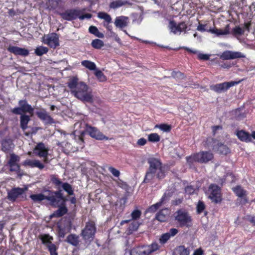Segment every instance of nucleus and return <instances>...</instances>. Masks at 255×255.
<instances>
[{
	"mask_svg": "<svg viewBox=\"0 0 255 255\" xmlns=\"http://www.w3.org/2000/svg\"><path fill=\"white\" fill-rule=\"evenodd\" d=\"M68 86L74 96L80 100L88 103L93 102L92 89L84 82L73 77L68 83Z\"/></svg>",
	"mask_w": 255,
	"mask_h": 255,
	"instance_id": "f257e3e1",
	"label": "nucleus"
},
{
	"mask_svg": "<svg viewBox=\"0 0 255 255\" xmlns=\"http://www.w3.org/2000/svg\"><path fill=\"white\" fill-rule=\"evenodd\" d=\"M30 198L34 202H39L44 200H47L50 204L55 207H59L63 205L65 199L61 193V190L52 191L49 190H44L43 193L32 194Z\"/></svg>",
	"mask_w": 255,
	"mask_h": 255,
	"instance_id": "f03ea898",
	"label": "nucleus"
},
{
	"mask_svg": "<svg viewBox=\"0 0 255 255\" xmlns=\"http://www.w3.org/2000/svg\"><path fill=\"white\" fill-rule=\"evenodd\" d=\"M82 127L85 128L86 131L94 138L97 140H108V137L104 135L97 128L89 126L85 124L84 123L78 122L74 125L75 130L73 132V134H77L79 142L83 143V139L82 136L84 133V130L79 129Z\"/></svg>",
	"mask_w": 255,
	"mask_h": 255,
	"instance_id": "7ed1b4c3",
	"label": "nucleus"
},
{
	"mask_svg": "<svg viewBox=\"0 0 255 255\" xmlns=\"http://www.w3.org/2000/svg\"><path fill=\"white\" fill-rule=\"evenodd\" d=\"M149 167L147 171L144 182L147 183L152 180L155 177L161 179L165 177V171L160 161L155 158L148 159Z\"/></svg>",
	"mask_w": 255,
	"mask_h": 255,
	"instance_id": "20e7f679",
	"label": "nucleus"
},
{
	"mask_svg": "<svg viewBox=\"0 0 255 255\" xmlns=\"http://www.w3.org/2000/svg\"><path fill=\"white\" fill-rule=\"evenodd\" d=\"M213 157L212 153L208 151H201L186 157L187 162L192 164L194 162L205 163L211 160Z\"/></svg>",
	"mask_w": 255,
	"mask_h": 255,
	"instance_id": "39448f33",
	"label": "nucleus"
},
{
	"mask_svg": "<svg viewBox=\"0 0 255 255\" xmlns=\"http://www.w3.org/2000/svg\"><path fill=\"white\" fill-rule=\"evenodd\" d=\"M158 245L153 243L150 245L137 247L130 251V255H149L159 249Z\"/></svg>",
	"mask_w": 255,
	"mask_h": 255,
	"instance_id": "423d86ee",
	"label": "nucleus"
},
{
	"mask_svg": "<svg viewBox=\"0 0 255 255\" xmlns=\"http://www.w3.org/2000/svg\"><path fill=\"white\" fill-rule=\"evenodd\" d=\"M95 232V223L93 221H90L86 223L85 227L82 231L81 235L84 240L91 242L94 238Z\"/></svg>",
	"mask_w": 255,
	"mask_h": 255,
	"instance_id": "0eeeda50",
	"label": "nucleus"
},
{
	"mask_svg": "<svg viewBox=\"0 0 255 255\" xmlns=\"http://www.w3.org/2000/svg\"><path fill=\"white\" fill-rule=\"evenodd\" d=\"M174 215L175 220L180 226H188L191 221V217L183 210H178Z\"/></svg>",
	"mask_w": 255,
	"mask_h": 255,
	"instance_id": "6e6552de",
	"label": "nucleus"
},
{
	"mask_svg": "<svg viewBox=\"0 0 255 255\" xmlns=\"http://www.w3.org/2000/svg\"><path fill=\"white\" fill-rule=\"evenodd\" d=\"M209 198L216 203H220L222 201V196L220 188L216 185L211 184L208 190Z\"/></svg>",
	"mask_w": 255,
	"mask_h": 255,
	"instance_id": "1a4fd4ad",
	"label": "nucleus"
},
{
	"mask_svg": "<svg viewBox=\"0 0 255 255\" xmlns=\"http://www.w3.org/2000/svg\"><path fill=\"white\" fill-rule=\"evenodd\" d=\"M27 188H14L8 192V199L12 202L15 201L18 198L24 199L25 198V192Z\"/></svg>",
	"mask_w": 255,
	"mask_h": 255,
	"instance_id": "9d476101",
	"label": "nucleus"
},
{
	"mask_svg": "<svg viewBox=\"0 0 255 255\" xmlns=\"http://www.w3.org/2000/svg\"><path fill=\"white\" fill-rule=\"evenodd\" d=\"M43 42L52 48L59 46V37L55 33L45 35L43 37Z\"/></svg>",
	"mask_w": 255,
	"mask_h": 255,
	"instance_id": "9b49d317",
	"label": "nucleus"
},
{
	"mask_svg": "<svg viewBox=\"0 0 255 255\" xmlns=\"http://www.w3.org/2000/svg\"><path fill=\"white\" fill-rule=\"evenodd\" d=\"M239 83V82L235 81L224 82L220 84L211 85L210 86V89L217 93H220L227 90L230 87L237 85Z\"/></svg>",
	"mask_w": 255,
	"mask_h": 255,
	"instance_id": "f8f14e48",
	"label": "nucleus"
},
{
	"mask_svg": "<svg viewBox=\"0 0 255 255\" xmlns=\"http://www.w3.org/2000/svg\"><path fill=\"white\" fill-rule=\"evenodd\" d=\"M82 13V11L80 9H70L64 12L59 13V15L63 19L71 21L78 18L79 14Z\"/></svg>",
	"mask_w": 255,
	"mask_h": 255,
	"instance_id": "ddd939ff",
	"label": "nucleus"
},
{
	"mask_svg": "<svg viewBox=\"0 0 255 255\" xmlns=\"http://www.w3.org/2000/svg\"><path fill=\"white\" fill-rule=\"evenodd\" d=\"M48 151L49 149L48 147H46L44 143L40 142L35 147L33 153L40 157H43L44 158V162L47 163Z\"/></svg>",
	"mask_w": 255,
	"mask_h": 255,
	"instance_id": "4468645a",
	"label": "nucleus"
},
{
	"mask_svg": "<svg viewBox=\"0 0 255 255\" xmlns=\"http://www.w3.org/2000/svg\"><path fill=\"white\" fill-rule=\"evenodd\" d=\"M245 55L241 52L227 50L223 52L220 58L223 60L235 59L245 58Z\"/></svg>",
	"mask_w": 255,
	"mask_h": 255,
	"instance_id": "2eb2a0df",
	"label": "nucleus"
},
{
	"mask_svg": "<svg viewBox=\"0 0 255 255\" xmlns=\"http://www.w3.org/2000/svg\"><path fill=\"white\" fill-rule=\"evenodd\" d=\"M168 28L171 32L174 34H180L187 28V25L185 22H181L177 25L173 21H170L169 23Z\"/></svg>",
	"mask_w": 255,
	"mask_h": 255,
	"instance_id": "dca6fc26",
	"label": "nucleus"
},
{
	"mask_svg": "<svg viewBox=\"0 0 255 255\" xmlns=\"http://www.w3.org/2000/svg\"><path fill=\"white\" fill-rule=\"evenodd\" d=\"M19 157L14 154L10 155V159L8 161V164L10 166V170L11 171H18L19 170Z\"/></svg>",
	"mask_w": 255,
	"mask_h": 255,
	"instance_id": "f3484780",
	"label": "nucleus"
},
{
	"mask_svg": "<svg viewBox=\"0 0 255 255\" xmlns=\"http://www.w3.org/2000/svg\"><path fill=\"white\" fill-rule=\"evenodd\" d=\"M233 190L237 196L241 198L242 204H245L248 202V199L246 196L247 192L241 186H237L233 188Z\"/></svg>",
	"mask_w": 255,
	"mask_h": 255,
	"instance_id": "a211bd4d",
	"label": "nucleus"
},
{
	"mask_svg": "<svg viewBox=\"0 0 255 255\" xmlns=\"http://www.w3.org/2000/svg\"><path fill=\"white\" fill-rule=\"evenodd\" d=\"M115 26L121 29L128 26L129 23V18L125 16H119L116 17L115 20Z\"/></svg>",
	"mask_w": 255,
	"mask_h": 255,
	"instance_id": "6ab92c4d",
	"label": "nucleus"
},
{
	"mask_svg": "<svg viewBox=\"0 0 255 255\" xmlns=\"http://www.w3.org/2000/svg\"><path fill=\"white\" fill-rule=\"evenodd\" d=\"M7 50L15 55L26 56L29 54V51L27 49L17 46H9Z\"/></svg>",
	"mask_w": 255,
	"mask_h": 255,
	"instance_id": "aec40b11",
	"label": "nucleus"
},
{
	"mask_svg": "<svg viewBox=\"0 0 255 255\" xmlns=\"http://www.w3.org/2000/svg\"><path fill=\"white\" fill-rule=\"evenodd\" d=\"M207 32L216 35L217 36L225 35L230 34V26L228 24L224 29H218L217 28H210Z\"/></svg>",
	"mask_w": 255,
	"mask_h": 255,
	"instance_id": "412c9836",
	"label": "nucleus"
},
{
	"mask_svg": "<svg viewBox=\"0 0 255 255\" xmlns=\"http://www.w3.org/2000/svg\"><path fill=\"white\" fill-rule=\"evenodd\" d=\"M23 165L31 168L37 167L39 169H42L44 167V165L39 160L36 159H27L23 162Z\"/></svg>",
	"mask_w": 255,
	"mask_h": 255,
	"instance_id": "4be33fe9",
	"label": "nucleus"
},
{
	"mask_svg": "<svg viewBox=\"0 0 255 255\" xmlns=\"http://www.w3.org/2000/svg\"><path fill=\"white\" fill-rule=\"evenodd\" d=\"M170 213V212L169 209H163L157 213L156 218L160 222H165L168 220Z\"/></svg>",
	"mask_w": 255,
	"mask_h": 255,
	"instance_id": "5701e85b",
	"label": "nucleus"
},
{
	"mask_svg": "<svg viewBox=\"0 0 255 255\" xmlns=\"http://www.w3.org/2000/svg\"><path fill=\"white\" fill-rule=\"evenodd\" d=\"M19 106L20 107V109L23 111V113H28L31 116L33 115L34 109L30 105L27 104L25 100L19 101Z\"/></svg>",
	"mask_w": 255,
	"mask_h": 255,
	"instance_id": "b1692460",
	"label": "nucleus"
},
{
	"mask_svg": "<svg viewBox=\"0 0 255 255\" xmlns=\"http://www.w3.org/2000/svg\"><path fill=\"white\" fill-rule=\"evenodd\" d=\"M238 137L242 141L250 142L251 141V137L250 134L244 130H240L237 132L236 133Z\"/></svg>",
	"mask_w": 255,
	"mask_h": 255,
	"instance_id": "393cba45",
	"label": "nucleus"
},
{
	"mask_svg": "<svg viewBox=\"0 0 255 255\" xmlns=\"http://www.w3.org/2000/svg\"><path fill=\"white\" fill-rule=\"evenodd\" d=\"M38 117L47 123L52 122V119L45 111L42 110L36 113Z\"/></svg>",
	"mask_w": 255,
	"mask_h": 255,
	"instance_id": "a878e982",
	"label": "nucleus"
},
{
	"mask_svg": "<svg viewBox=\"0 0 255 255\" xmlns=\"http://www.w3.org/2000/svg\"><path fill=\"white\" fill-rule=\"evenodd\" d=\"M14 147V144L10 139L4 140L2 142V149L4 152H9Z\"/></svg>",
	"mask_w": 255,
	"mask_h": 255,
	"instance_id": "bb28decb",
	"label": "nucleus"
},
{
	"mask_svg": "<svg viewBox=\"0 0 255 255\" xmlns=\"http://www.w3.org/2000/svg\"><path fill=\"white\" fill-rule=\"evenodd\" d=\"M189 250L182 246L176 248L173 252V255H189Z\"/></svg>",
	"mask_w": 255,
	"mask_h": 255,
	"instance_id": "cd10ccee",
	"label": "nucleus"
},
{
	"mask_svg": "<svg viewBox=\"0 0 255 255\" xmlns=\"http://www.w3.org/2000/svg\"><path fill=\"white\" fill-rule=\"evenodd\" d=\"M141 214V213L139 210H134L131 213V219L122 221L121 223V225H123L125 223H128L130 222L131 220L136 221L140 218Z\"/></svg>",
	"mask_w": 255,
	"mask_h": 255,
	"instance_id": "c85d7f7f",
	"label": "nucleus"
},
{
	"mask_svg": "<svg viewBox=\"0 0 255 255\" xmlns=\"http://www.w3.org/2000/svg\"><path fill=\"white\" fill-rule=\"evenodd\" d=\"M30 121V118L28 116L22 115L20 118V127L23 130H25L27 128V124Z\"/></svg>",
	"mask_w": 255,
	"mask_h": 255,
	"instance_id": "c756f323",
	"label": "nucleus"
},
{
	"mask_svg": "<svg viewBox=\"0 0 255 255\" xmlns=\"http://www.w3.org/2000/svg\"><path fill=\"white\" fill-rule=\"evenodd\" d=\"M166 199V195L164 194L162 196V197L161 198V199L159 202L152 205L148 208V212H155L157 210V209H158L161 206V205L163 204V203L164 202V201Z\"/></svg>",
	"mask_w": 255,
	"mask_h": 255,
	"instance_id": "7c9ffc66",
	"label": "nucleus"
},
{
	"mask_svg": "<svg viewBox=\"0 0 255 255\" xmlns=\"http://www.w3.org/2000/svg\"><path fill=\"white\" fill-rule=\"evenodd\" d=\"M127 3V1L122 0H116L110 3L109 6L111 8L116 9L122 6Z\"/></svg>",
	"mask_w": 255,
	"mask_h": 255,
	"instance_id": "2f4dec72",
	"label": "nucleus"
},
{
	"mask_svg": "<svg viewBox=\"0 0 255 255\" xmlns=\"http://www.w3.org/2000/svg\"><path fill=\"white\" fill-rule=\"evenodd\" d=\"M81 64L82 66L91 71H95L97 69L96 64L94 62L89 60L82 61Z\"/></svg>",
	"mask_w": 255,
	"mask_h": 255,
	"instance_id": "473e14b6",
	"label": "nucleus"
},
{
	"mask_svg": "<svg viewBox=\"0 0 255 255\" xmlns=\"http://www.w3.org/2000/svg\"><path fill=\"white\" fill-rule=\"evenodd\" d=\"M67 211V208L64 206L60 207L57 210H56L52 215L51 217H59L66 213Z\"/></svg>",
	"mask_w": 255,
	"mask_h": 255,
	"instance_id": "72a5a7b5",
	"label": "nucleus"
},
{
	"mask_svg": "<svg viewBox=\"0 0 255 255\" xmlns=\"http://www.w3.org/2000/svg\"><path fill=\"white\" fill-rule=\"evenodd\" d=\"M40 239L42 241V243L44 245H45L46 247L48 246L49 244H52V241L53 240L52 237L47 234L41 235L40 237Z\"/></svg>",
	"mask_w": 255,
	"mask_h": 255,
	"instance_id": "f704fd0d",
	"label": "nucleus"
},
{
	"mask_svg": "<svg viewBox=\"0 0 255 255\" xmlns=\"http://www.w3.org/2000/svg\"><path fill=\"white\" fill-rule=\"evenodd\" d=\"M70 230V223L67 227H62L61 226L59 227L58 235L60 238H64L66 234H67Z\"/></svg>",
	"mask_w": 255,
	"mask_h": 255,
	"instance_id": "c9c22d12",
	"label": "nucleus"
},
{
	"mask_svg": "<svg viewBox=\"0 0 255 255\" xmlns=\"http://www.w3.org/2000/svg\"><path fill=\"white\" fill-rule=\"evenodd\" d=\"M66 241L68 243L75 246H77L79 243L78 236L73 234H71L67 237Z\"/></svg>",
	"mask_w": 255,
	"mask_h": 255,
	"instance_id": "e433bc0d",
	"label": "nucleus"
},
{
	"mask_svg": "<svg viewBox=\"0 0 255 255\" xmlns=\"http://www.w3.org/2000/svg\"><path fill=\"white\" fill-rule=\"evenodd\" d=\"M98 17L104 19L105 22H112V17L110 14L105 12H99L98 13Z\"/></svg>",
	"mask_w": 255,
	"mask_h": 255,
	"instance_id": "4c0bfd02",
	"label": "nucleus"
},
{
	"mask_svg": "<svg viewBox=\"0 0 255 255\" xmlns=\"http://www.w3.org/2000/svg\"><path fill=\"white\" fill-rule=\"evenodd\" d=\"M214 149H217V151L221 154L226 155L230 152L229 148L225 145L220 144L217 148L215 146Z\"/></svg>",
	"mask_w": 255,
	"mask_h": 255,
	"instance_id": "58836bf2",
	"label": "nucleus"
},
{
	"mask_svg": "<svg viewBox=\"0 0 255 255\" xmlns=\"http://www.w3.org/2000/svg\"><path fill=\"white\" fill-rule=\"evenodd\" d=\"M94 74L99 82H103L106 81V76L101 70L96 69Z\"/></svg>",
	"mask_w": 255,
	"mask_h": 255,
	"instance_id": "ea45409f",
	"label": "nucleus"
},
{
	"mask_svg": "<svg viewBox=\"0 0 255 255\" xmlns=\"http://www.w3.org/2000/svg\"><path fill=\"white\" fill-rule=\"evenodd\" d=\"M244 29L239 26L235 27L232 30V33L236 36L237 38L240 40V42H242L241 39H240L237 36L238 35H242L244 33Z\"/></svg>",
	"mask_w": 255,
	"mask_h": 255,
	"instance_id": "a19ab883",
	"label": "nucleus"
},
{
	"mask_svg": "<svg viewBox=\"0 0 255 255\" xmlns=\"http://www.w3.org/2000/svg\"><path fill=\"white\" fill-rule=\"evenodd\" d=\"M48 51V49L44 46H39L35 50V54L38 56H41L44 54L46 53Z\"/></svg>",
	"mask_w": 255,
	"mask_h": 255,
	"instance_id": "79ce46f5",
	"label": "nucleus"
},
{
	"mask_svg": "<svg viewBox=\"0 0 255 255\" xmlns=\"http://www.w3.org/2000/svg\"><path fill=\"white\" fill-rule=\"evenodd\" d=\"M91 45L96 49H100L104 46V42L100 39H96L92 41Z\"/></svg>",
	"mask_w": 255,
	"mask_h": 255,
	"instance_id": "37998d69",
	"label": "nucleus"
},
{
	"mask_svg": "<svg viewBox=\"0 0 255 255\" xmlns=\"http://www.w3.org/2000/svg\"><path fill=\"white\" fill-rule=\"evenodd\" d=\"M148 139L152 142H158L160 140V136L156 133H152L148 135Z\"/></svg>",
	"mask_w": 255,
	"mask_h": 255,
	"instance_id": "c03bdc74",
	"label": "nucleus"
},
{
	"mask_svg": "<svg viewBox=\"0 0 255 255\" xmlns=\"http://www.w3.org/2000/svg\"><path fill=\"white\" fill-rule=\"evenodd\" d=\"M62 187L63 190L68 193L70 195L73 194V190L71 186L68 183H63L62 184Z\"/></svg>",
	"mask_w": 255,
	"mask_h": 255,
	"instance_id": "a18cd8bd",
	"label": "nucleus"
},
{
	"mask_svg": "<svg viewBox=\"0 0 255 255\" xmlns=\"http://www.w3.org/2000/svg\"><path fill=\"white\" fill-rule=\"evenodd\" d=\"M155 128H158L164 132H169L171 129V126L167 124L156 125Z\"/></svg>",
	"mask_w": 255,
	"mask_h": 255,
	"instance_id": "49530a36",
	"label": "nucleus"
},
{
	"mask_svg": "<svg viewBox=\"0 0 255 255\" xmlns=\"http://www.w3.org/2000/svg\"><path fill=\"white\" fill-rule=\"evenodd\" d=\"M47 248H48L51 255H57V253L56 252L57 248L54 244H49Z\"/></svg>",
	"mask_w": 255,
	"mask_h": 255,
	"instance_id": "de8ad7c7",
	"label": "nucleus"
},
{
	"mask_svg": "<svg viewBox=\"0 0 255 255\" xmlns=\"http://www.w3.org/2000/svg\"><path fill=\"white\" fill-rule=\"evenodd\" d=\"M130 222H131V223L129 226V230L131 231L136 230L139 226L138 222L134 220H131Z\"/></svg>",
	"mask_w": 255,
	"mask_h": 255,
	"instance_id": "09e8293b",
	"label": "nucleus"
},
{
	"mask_svg": "<svg viewBox=\"0 0 255 255\" xmlns=\"http://www.w3.org/2000/svg\"><path fill=\"white\" fill-rule=\"evenodd\" d=\"M170 236L167 233L163 234L159 239L160 243L162 244H165L169 239Z\"/></svg>",
	"mask_w": 255,
	"mask_h": 255,
	"instance_id": "8fccbe9b",
	"label": "nucleus"
},
{
	"mask_svg": "<svg viewBox=\"0 0 255 255\" xmlns=\"http://www.w3.org/2000/svg\"><path fill=\"white\" fill-rule=\"evenodd\" d=\"M108 169L114 176L118 177L120 176V171L114 167L112 166H109L108 167Z\"/></svg>",
	"mask_w": 255,
	"mask_h": 255,
	"instance_id": "3c124183",
	"label": "nucleus"
},
{
	"mask_svg": "<svg viewBox=\"0 0 255 255\" xmlns=\"http://www.w3.org/2000/svg\"><path fill=\"white\" fill-rule=\"evenodd\" d=\"M205 209V205L202 201H199L197 206V212L200 214L202 213Z\"/></svg>",
	"mask_w": 255,
	"mask_h": 255,
	"instance_id": "603ef678",
	"label": "nucleus"
},
{
	"mask_svg": "<svg viewBox=\"0 0 255 255\" xmlns=\"http://www.w3.org/2000/svg\"><path fill=\"white\" fill-rule=\"evenodd\" d=\"M196 190V188H194L192 186L190 185L186 187L185 192L186 193L188 194H192L195 192Z\"/></svg>",
	"mask_w": 255,
	"mask_h": 255,
	"instance_id": "864d4df0",
	"label": "nucleus"
},
{
	"mask_svg": "<svg viewBox=\"0 0 255 255\" xmlns=\"http://www.w3.org/2000/svg\"><path fill=\"white\" fill-rule=\"evenodd\" d=\"M51 180L52 183H53L57 186H59L60 185L62 186V184H63L62 183V182L59 179H58L57 178H56L55 177H54V176L52 177Z\"/></svg>",
	"mask_w": 255,
	"mask_h": 255,
	"instance_id": "5fc2aeb1",
	"label": "nucleus"
},
{
	"mask_svg": "<svg viewBox=\"0 0 255 255\" xmlns=\"http://www.w3.org/2000/svg\"><path fill=\"white\" fill-rule=\"evenodd\" d=\"M172 76L175 78H180V79H182L184 78V75L183 74L179 72V71H177V72H175V71H173L172 73Z\"/></svg>",
	"mask_w": 255,
	"mask_h": 255,
	"instance_id": "6e6d98bb",
	"label": "nucleus"
},
{
	"mask_svg": "<svg viewBox=\"0 0 255 255\" xmlns=\"http://www.w3.org/2000/svg\"><path fill=\"white\" fill-rule=\"evenodd\" d=\"M198 58L200 60H208L210 58V55L208 54H203L198 52Z\"/></svg>",
	"mask_w": 255,
	"mask_h": 255,
	"instance_id": "4d7b16f0",
	"label": "nucleus"
},
{
	"mask_svg": "<svg viewBox=\"0 0 255 255\" xmlns=\"http://www.w3.org/2000/svg\"><path fill=\"white\" fill-rule=\"evenodd\" d=\"M82 11V13L80 14H79V16H78V18H79L81 20H83L85 18L89 19L92 17V14L90 13H86L85 14H82L83 11Z\"/></svg>",
	"mask_w": 255,
	"mask_h": 255,
	"instance_id": "13d9d810",
	"label": "nucleus"
},
{
	"mask_svg": "<svg viewBox=\"0 0 255 255\" xmlns=\"http://www.w3.org/2000/svg\"><path fill=\"white\" fill-rule=\"evenodd\" d=\"M12 112L15 114L21 115V116L23 115L22 113H23V111L20 109V107L13 109L12 110Z\"/></svg>",
	"mask_w": 255,
	"mask_h": 255,
	"instance_id": "bf43d9fd",
	"label": "nucleus"
},
{
	"mask_svg": "<svg viewBox=\"0 0 255 255\" xmlns=\"http://www.w3.org/2000/svg\"><path fill=\"white\" fill-rule=\"evenodd\" d=\"M205 24H199L197 28V29L201 32L207 31L209 29H206Z\"/></svg>",
	"mask_w": 255,
	"mask_h": 255,
	"instance_id": "052dcab7",
	"label": "nucleus"
},
{
	"mask_svg": "<svg viewBox=\"0 0 255 255\" xmlns=\"http://www.w3.org/2000/svg\"><path fill=\"white\" fill-rule=\"evenodd\" d=\"M177 233L178 230L176 229L172 228L169 230V232H168L167 233L169 234L171 237L175 236Z\"/></svg>",
	"mask_w": 255,
	"mask_h": 255,
	"instance_id": "680f3d73",
	"label": "nucleus"
},
{
	"mask_svg": "<svg viewBox=\"0 0 255 255\" xmlns=\"http://www.w3.org/2000/svg\"><path fill=\"white\" fill-rule=\"evenodd\" d=\"M97 30H98V28L96 26H90V27L89 28V32L93 34L94 35Z\"/></svg>",
	"mask_w": 255,
	"mask_h": 255,
	"instance_id": "e2e57ef3",
	"label": "nucleus"
},
{
	"mask_svg": "<svg viewBox=\"0 0 255 255\" xmlns=\"http://www.w3.org/2000/svg\"><path fill=\"white\" fill-rule=\"evenodd\" d=\"M146 140L144 138H141L139 139L137 142V143L139 145H144L146 143Z\"/></svg>",
	"mask_w": 255,
	"mask_h": 255,
	"instance_id": "0e129e2a",
	"label": "nucleus"
},
{
	"mask_svg": "<svg viewBox=\"0 0 255 255\" xmlns=\"http://www.w3.org/2000/svg\"><path fill=\"white\" fill-rule=\"evenodd\" d=\"M204 251L201 249H198L194 251L193 255H203Z\"/></svg>",
	"mask_w": 255,
	"mask_h": 255,
	"instance_id": "69168bd1",
	"label": "nucleus"
},
{
	"mask_svg": "<svg viewBox=\"0 0 255 255\" xmlns=\"http://www.w3.org/2000/svg\"><path fill=\"white\" fill-rule=\"evenodd\" d=\"M95 35L99 38H103L104 37V34L100 32L99 30L98 29V30L97 31V32H96V33L95 34Z\"/></svg>",
	"mask_w": 255,
	"mask_h": 255,
	"instance_id": "338daca9",
	"label": "nucleus"
},
{
	"mask_svg": "<svg viewBox=\"0 0 255 255\" xmlns=\"http://www.w3.org/2000/svg\"><path fill=\"white\" fill-rule=\"evenodd\" d=\"M185 49L187 50L188 51H189V52H191V53H194V54H197L198 53V51L195 49H190L189 48H187V47H186L185 48Z\"/></svg>",
	"mask_w": 255,
	"mask_h": 255,
	"instance_id": "774afa93",
	"label": "nucleus"
}]
</instances>
